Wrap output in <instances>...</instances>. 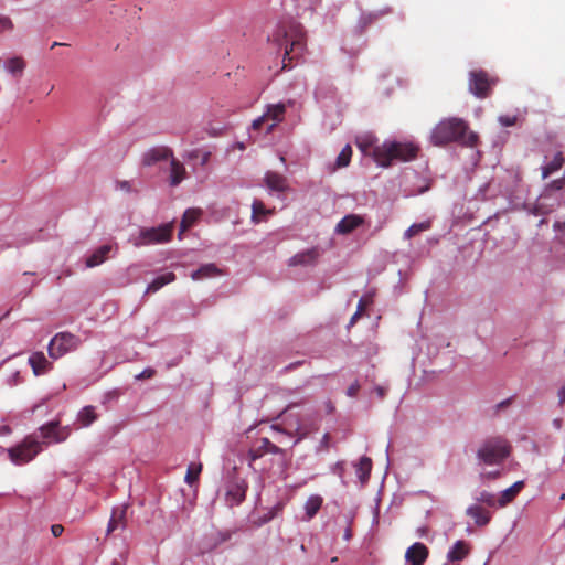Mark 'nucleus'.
I'll return each instance as SVG.
<instances>
[{"instance_id": "6", "label": "nucleus", "mask_w": 565, "mask_h": 565, "mask_svg": "<svg viewBox=\"0 0 565 565\" xmlns=\"http://www.w3.org/2000/svg\"><path fill=\"white\" fill-rule=\"evenodd\" d=\"M7 451L10 460L20 466L30 462L42 451V443L32 436H28L21 444L9 448Z\"/></svg>"}, {"instance_id": "28", "label": "nucleus", "mask_w": 565, "mask_h": 565, "mask_svg": "<svg viewBox=\"0 0 565 565\" xmlns=\"http://www.w3.org/2000/svg\"><path fill=\"white\" fill-rule=\"evenodd\" d=\"M175 280V275L172 271H167L162 275L157 276L146 289V294H153L160 290L166 285Z\"/></svg>"}, {"instance_id": "29", "label": "nucleus", "mask_w": 565, "mask_h": 565, "mask_svg": "<svg viewBox=\"0 0 565 565\" xmlns=\"http://www.w3.org/2000/svg\"><path fill=\"white\" fill-rule=\"evenodd\" d=\"M270 214H273V210L267 209L260 200L255 199L253 201L250 220L254 224L260 223L267 215Z\"/></svg>"}, {"instance_id": "2", "label": "nucleus", "mask_w": 565, "mask_h": 565, "mask_svg": "<svg viewBox=\"0 0 565 565\" xmlns=\"http://www.w3.org/2000/svg\"><path fill=\"white\" fill-rule=\"evenodd\" d=\"M430 141L435 146L459 142L462 146L473 147L478 141V135L469 131V126L463 119L450 117L435 126L430 134Z\"/></svg>"}, {"instance_id": "25", "label": "nucleus", "mask_w": 565, "mask_h": 565, "mask_svg": "<svg viewBox=\"0 0 565 565\" xmlns=\"http://www.w3.org/2000/svg\"><path fill=\"white\" fill-rule=\"evenodd\" d=\"M523 487L524 481L520 480L514 482L511 487L503 490L498 499V507L503 508L508 503H510L518 495V493L522 490Z\"/></svg>"}, {"instance_id": "22", "label": "nucleus", "mask_w": 565, "mask_h": 565, "mask_svg": "<svg viewBox=\"0 0 565 565\" xmlns=\"http://www.w3.org/2000/svg\"><path fill=\"white\" fill-rule=\"evenodd\" d=\"M466 514L473 519L477 526H486L491 520V513L479 504H471L467 508Z\"/></svg>"}, {"instance_id": "39", "label": "nucleus", "mask_w": 565, "mask_h": 565, "mask_svg": "<svg viewBox=\"0 0 565 565\" xmlns=\"http://www.w3.org/2000/svg\"><path fill=\"white\" fill-rule=\"evenodd\" d=\"M374 142H375V137L371 136V135H367L365 137H363L362 139L358 140V147L360 148V150L364 153H366L371 148H375L374 147Z\"/></svg>"}, {"instance_id": "51", "label": "nucleus", "mask_w": 565, "mask_h": 565, "mask_svg": "<svg viewBox=\"0 0 565 565\" xmlns=\"http://www.w3.org/2000/svg\"><path fill=\"white\" fill-rule=\"evenodd\" d=\"M210 158H211V152L210 151L202 152L201 159H200L201 166H205L210 161Z\"/></svg>"}, {"instance_id": "59", "label": "nucleus", "mask_w": 565, "mask_h": 565, "mask_svg": "<svg viewBox=\"0 0 565 565\" xmlns=\"http://www.w3.org/2000/svg\"><path fill=\"white\" fill-rule=\"evenodd\" d=\"M320 0H308L309 7L313 8L316 4L319 3Z\"/></svg>"}, {"instance_id": "8", "label": "nucleus", "mask_w": 565, "mask_h": 565, "mask_svg": "<svg viewBox=\"0 0 565 565\" xmlns=\"http://www.w3.org/2000/svg\"><path fill=\"white\" fill-rule=\"evenodd\" d=\"M285 113L286 105L284 103L268 105L267 110L262 116L253 120L252 129L258 130L263 125H267L266 132H270L284 120Z\"/></svg>"}, {"instance_id": "14", "label": "nucleus", "mask_w": 565, "mask_h": 565, "mask_svg": "<svg viewBox=\"0 0 565 565\" xmlns=\"http://www.w3.org/2000/svg\"><path fill=\"white\" fill-rule=\"evenodd\" d=\"M2 62V68L14 79L19 81L26 68V62L22 56H10Z\"/></svg>"}, {"instance_id": "18", "label": "nucleus", "mask_w": 565, "mask_h": 565, "mask_svg": "<svg viewBox=\"0 0 565 565\" xmlns=\"http://www.w3.org/2000/svg\"><path fill=\"white\" fill-rule=\"evenodd\" d=\"M565 163V158L561 151H556L550 159L548 156L544 157L541 170L542 179H546L555 172L559 171Z\"/></svg>"}, {"instance_id": "7", "label": "nucleus", "mask_w": 565, "mask_h": 565, "mask_svg": "<svg viewBox=\"0 0 565 565\" xmlns=\"http://www.w3.org/2000/svg\"><path fill=\"white\" fill-rule=\"evenodd\" d=\"M81 344V339L70 332H58L50 341L47 345L49 355L53 360H57L68 352L76 350Z\"/></svg>"}, {"instance_id": "49", "label": "nucleus", "mask_w": 565, "mask_h": 565, "mask_svg": "<svg viewBox=\"0 0 565 565\" xmlns=\"http://www.w3.org/2000/svg\"><path fill=\"white\" fill-rule=\"evenodd\" d=\"M359 387H360V386H359V384H358V383H354V384L350 385V386L348 387L347 394H348L349 396H355V395L358 394Z\"/></svg>"}, {"instance_id": "60", "label": "nucleus", "mask_w": 565, "mask_h": 565, "mask_svg": "<svg viewBox=\"0 0 565 565\" xmlns=\"http://www.w3.org/2000/svg\"><path fill=\"white\" fill-rule=\"evenodd\" d=\"M121 189L128 190L129 189V183L127 181H124L121 183Z\"/></svg>"}, {"instance_id": "9", "label": "nucleus", "mask_w": 565, "mask_h": 565, "mask_svg": "<svg viewBox=\"0 0 565 565\" xmlns=\"http://www.w3.org/2000/svg\"><path fill=\"white\" fill-rule=\"evenodd\" d=\"M247 481L236 475L231 476L225 484V501L230 507L239 505L246 498Z\"/></svg>"}, {"instance_id": "35", "label": "nucleus", "mask_w": 565, "mask_h": 565, "mask_svg": "<svg viewBox=\"0 0 565 565\" xmlns=\"http://www.w3.org/2000/svg\"><path fill=\"white\" fill-rule=\"evenodd\" d=\"M429 227L430 223L428 221L414 223L404 232V238L409 239L416 234L429 230Z\"/></svg>"}, {"instance_id": "24", "label": "nucleus", "mask_w": 565, "mask_h": 565, "mask_svg": "<svg viewBox=\"0 0 565 565\" xmlns=\"http://www.w3.org/2000/svg\"><path fill=\"white\" fill-rule=\"evenodd\" d=\"M469 554V547L468 544L462 541H456L454 545L449 548L447 553V561L448 562H460L463 558L467 557Z\"/></svg>"}, {"instance_id": "64", "label": "nucleus", "mask_w": 565, "mask_h": 565, "mask_svg": "<svg viewBox=\"0 0 565 565\" xmlns=\"http://www.w3.org/2000/svg\"><path fill=\"white\" fill-rule=\"evenodd\" d=\"M445 565H448L447 563Z\"/></svg>"}, {"instance_id": "31", "label": "nucleus", "mask_w": 565, "mask_h": 565, "mask_svg": "<svg viewBox=\"0 0 565 565\" xmlns=\"http://www.w3.org/2000/svg\"><path fill=\"white\" fill-rule=\"evenodd\" d=\"M352 157V149L350 145H347L341 152L338 154L335 162L333 164H329V172H334L337 169L345 168L349 166Z\"/></svg>"}, {"instance_id": "44", "label": "nucleus", "mask_w": 565, "mask_h": 565, "mask_svg": "<svg viewBox=\"0 0 565 565\" xmlns=\"http://www.w3.org/2000/svg\"><path fill=\"white\" fill-rule=\"evenodd\" d=\"M512 402V397L505 398L493 407V415H498L503 408L508 407Z\"/></svg>"}, {"instance_id": "40", "label": "nucleus", "mask_w": 565, "mask_h": 565, "mask_svg": "<svg viewBox=\"0 0 565 565\" xmlns=\"http://www.w3.org/2000/svg\"><path fill=\"white\" fill-rule=\"evenodd\" d=\"M71 435V428L70 426L60 427V424L57 425V435L55 439V444H60L65 441L68 436Z\"/></svg>"}, {"instance_id": "5", "label": "nucleus", "mask_w": 565, "mask_h": 565, "mask_svg": "<svg viewBox=\"0 0 565 565\" xmlns=\"http://www.w3.org/2000/svg\"><path fill=\"white\" fill-rule=\"evenodd\" d=\"M173 232V224L166 223L157 227H145L140 230L137 237L132 239L135 247L164 244L171 239Z\"/></svg>"}, {"instance_id": "19", "label": "nucleus", "mask_w": 565, "mask_h": 565, "mask_svg": "<svg viewBox=\"0 0 565 565\" xmlns=\"http://www.w3.org/2000/svg\"><path fill=\"white\" fill-rule=\"evenodd\" d=\"M127 507L119 505L113 508L110 519L107 524V534H110L117 530H125L127 526L126 519Z\"/></svg>"}, {"instance_id": "13", "label": "nucleus", "mask_w": 565, "mask_h": 565, "mask_svg": "<svg viewBox=\"0 0 565 565\" xmlns=\"http://www.w3.org/2000/svg\"><path fill=\"white\" fill-rule=\"evenodd\" d=\"M118 250V246L116 243L114 244H104L97 247L95 250L89 254L85 259V266L87 268H93L102 265L106 259L110 257V255H115Z\"/></svg>"}, {"instance_id": "57", "label": "nucleus", "mask_w": 565, "mask_h": 565, "mask_svg": "<svg viewBox=\"0 0 565 565\" xmlns=\"http://www.w3.org/2000/svg\"><path fill=\"white\" fill-rule=\"evenodd\" d=\"M196 477L192 476L191 471L189 470L186 476H185V481L188 483H192V481L195 479Z\"/></svg>"}, {"instance_id": "23", "label": "nucleus", "mask_w": 565, "mask_h": 565, "mask_svg": "<svg viewBox=\"0 0 565 565\" xmlns=\"http://www.w3.org/2000/svg\"><path fill=\"white\" fill-rule=\"evenodd\" d=\"M186 175V171L184 166L172 156L170 159V177H169V184L171 186L179 185Z\"/></svg>"}, {"instance_id": "50", "label": "nucleus", "mask_w": 565, "mask_h": 565, "mask_svg": "<svg viewBox=\"0 0 565 565\" xmlns=\"http://www.w3.org/2000/svg\"><path fill=\"white\" fill-rule=\"evenodd\" d=\"M558 405L563 406L565 403V385L558 390Z\"/></svg>"}, {"instance_id": "12", "label": "nucleus", "mask_w": 565, "mask_h": 565, "mask_svg": "<svg viewBox=\"0 0 565 565\" xmlns=\"http://www.w3.org/2000/svg\"><path fill=\"white\" fill-rule=\"evenodd\" d=\"M173 151L168 146H156L146 150L141 156V163L145 167H151L164 160H170Z\"/></svg>"}, {"instance_id": "17", "label": "nucleus", "mask_w": 565, "mask_h": 565, "mask_svg": "<svg viewBox=\"0 0 565 565\" xmlns=\"http://www.w3.org/2000/svg\"><path fill=\"white\" fill-rule=\"evenodd\" d=\"M428 548L424 543L416 542L405 553V559L411 565H423L428 557Z\"/></svg>"}, {"instance_id": "61", "label": "nucleus", "mask_w": 565, "mask_h": 565, "mask_svg": "<svg viewBox=\"0 0 565 565\" xmlns=\"http://www.w3.org/2000/svg\"><path fill=\"white\" fill-rule=\"evenodd\" d=\"M199 151L198 150H194L192 151L190 154H189V158H196Z\"/></svg>"}, {"instance_id": "4", "label": "nucleus", "mask_w": 565, "mask_h": 565, "mask_svg": "<svg viewBox=\"0 0 565 565\" xmlns=\"http://www.w3.org/2000/svg\"><path fill=\"white\" fill-rule=\"evenodd\" d=\"M510 445L503 437L487 438L477 451V458L486 465H500L510 455Z\"/></svg>"}, {"instance_id": "52", "label": "nucleus", "mask_w": 565, "mask_h": 565, "mask_svg": "<svg viewBox=\"0 0 565 565\" xmlns=\"http://www.w3.org/2000/svg\"><path fill=\"white\" fill-rule=\"evenodd\" d=\"M375 392L380 398H384L386 390L383 386H376Z\"/></svg>"}, {"instance_id": "48", "label": "nucleus", "mask_w": 565, "mask_h": 565, "mask_svg": "<svg viewBox=\"0 0 565 565\" xmlns=\"http://www.w3.org/2000/svg\"><path fill=\"white\" fill-rule=\"evenodd\" d=\"M263 456V451L259 449V447L257 449H254V450H250L249 452V458H250V461H255L256 459L260 458Z\"/></svg>"}, {"instance_id": "37", "label": "nucleus", "mask_w": 565, "mask_h": 565, "mask_svg": "<svg viewBox=\"0 0 565 565\" xmlns=\"http://www.w3.org/2000/svg\"><path fill=\"white\" fill-rule=\"evenodd\" d=\"M259 443V449L263 451V454L268 452L278 455L282 452V449L273 444L268 438H262Z\"/></svg>"}, {"instance_id": "33", "label": "nucleus", "mask_w": 565, "mask_h": 565, "mask_svg": "<svg viewBox=\"0 0 565 565\" xmlns=\"http://www.w3.org/2000/svg\"><path fill=\"white\" fill-rule=\"evenodd\" d=\"M220 270L214 264H205L199 269L194 270L191 274V277L193 280H202L204 278L216 276Z\"/></svg>"}, {"instance_id": "38", "label": "nucleus", "mask_w": 565, "mask_h": 565, "mask_svg": "<svg viewBox=\"0 0 565 565\" xmlns=\"http://www.w3.org/2000/svg\"><path fill=\"white\" fill-rule=\"evenodd\" d=\"M199 217V213L195 210H188L183 214L181 221V231L189 228Z\"/></svg>"}, {"instance_id": "32", "label": "nucleus", "mask_w": 565, "mask_h": 565, "mask_svg": "<svg viewBox=\"0 0 565 565\" xmlns=\"http://www.w3.org/2000/svg\"><path fill=\"white\" fill-rule=\"evenodd\" d=\"M323 499L318 494L310 495L305 502V513L307 520H311L320 510Z\"/></svg>"}, {"instance_id": "56", "label": "nucleus", "mask_w": 565, "mask_h": 565, "mask_svg": "<svg viewBox=\"0 0 565 565\" xmlns=\"http://www.w3.org/2000/svg\"><path fill=\"white\" fill-rule=\"evenodd\" d=\"M352 536V533H351V529L350 527H347L345 531H344V534H343V539L345 541H349Z\"/></svg>"}, {"instance_id": "11", "label": "nucleus", "mask_w": 565, "mask_h": 565, "mask_svg": "<svg viewBox=\"0 0 565 565\" xmlns=\"http://www.w3.org/2000/svg\"><path fill=\"white\" fill-rule=\"evenodd\" d=\"M554 192H562L565 194V174L562 178L553 180L545 185L543 193L540 195L533 207V213L535 215L548 214L552 211V209L547 207L546 201Z\"/></svg>"}, {"instance_id": "27", "label": "nucleus", "mask_w": 565, "mask_h": 565, "mask_svg": "<svg viewBox=\"0 0 565 565\" xmlns=\"http://www.w3.org/2000/svg\"><path fill=\"white\" fill-rule=\"evenodd\" d=\"M97 418L98 414L96 413V407L87 405L77 413L76 422L81 427H89Z\"/></svg>"}, {"instance_id": "21", "label": "nucleus", "mask_w": 565, "mask_h": 565, "mask_svg": "<svg viewBox=\"0 0 565 565\" xmlns=\"http://www.w3.org/2000/svg\"><path fill=\"white\" fill-rule=\"evenodd\" d=\"M363 223V218L356 214L345 215L337 224L334 232L337 234H349Z\"/></svg>"}, {"instance_id": "54", "label": "nucleus", "mask_w": 565, "mask_h": 565, "mask_svg": "<svg viewBox=\"0 0 565 565\" xmlns=\"http://www.w3.org/2000/svg\"><path fill=\"white\" fill-rule=\"evenodd\" d=\"M563 228H565V221L564 222H555L554 223V230L555 231H561Z\"/></svg>"}, {"instance_id": "45", "label": "nucleus", "mask_w": 565, "mask_h": 565, "mask_svg": "<svg viewBox=\"0 0 565 565\" xmlns=\"http://www.w3.org/2000/svg\"><path fill=\"white\" fill-rule=\"evenodd\" d=\"M329 441H330V436H329V434H328V433H326V434L322 436V438H321V440H320V443H319V446H318V448H317V451H320L321 449H324V450L329 449Z\"/></svg>"}, {"instance_id": "16", "label": "nucleus", "mask_w": 565, "mask_h": 565, "mask_svg": "<svg viewBox=\"0 0 565 565\" xmlns=\"http://www.w3.org/2000/svg\"><path fill=\"white\" fill-rule=\"evenodd\" d=\"M264 183L268 192L284 193L288 190V181L286 177L274 171H267L264 175Z\"/></svg>"}, {"instance_id": "46", "label": "nucleus", "mask_w": 565, "mask_h": 565, "mask_svg": "<svg viewBox=\"0 0 565 565\" xmlns=\"http://www.w3.org/2000/svg\"><path fill=\"white\" fill-rule=\"evenodd\" d=\"M51 532H52L53 536L58 537L63 534L64 527L61 524H53L51 526Z\"/></svg>"}, {"instance_id": "15", "label": "nucleus", "mask_w": 565, "mask_h": 565, "mask_svg": "<svg viewBox=\"0 0 565 565\" xmlns=\"http://www.w3.org/2000/svg\"><path fill=\"white\" fill-rule=\"evenodd\" d=\"M28 363L35 376L44 375L53 367V363L47 360L43 352L40 351L31 353L28 359Z\"/></svg>"}, {"instance_id": "42", "label": "nucleus", "mask_w": 565, "mask_h": 565, "mask_svg": "<svg viewBox=\"0 0 565 565\" xmlns=\"http://www.w3.org/2000/svg\"><path fill=\"white\" fill-rule=\"evenodd\" d=\"M154 374H156V370L154 369L146 367L140 373L135 375V380L136 381H141V380H146V379H151V377L154 376Z\"/></svg>"}, {"instance_id": "58", "label": "nucleus", "mask_w": 565, "mask_h": 565, "mask_svg": "<svg viewBox=\"0 0 565 565\" xmlns=\"http://www.w3.org/2000/svg\"><path fill=\"white\" fill-rule=\"evenodd\" d=\"M359 317H360V313H359V312H355V313L351 317V319H350V324H353V323L356 321V319H358Z\"/></svg>"}, {"instance_id": "41", "label": "nucleus", "mask_w": 565, "mask_h": 565, "mask_svg": "<svg viewBox=\"0 0 565 565\" xmlns=\"http://www.w3.org/2000/svg\"><path fill=\"white\" fill-rule=\"evenodd\" d=\"M13 26V22L9 17L0 15V33L6 31H12Z\"/></svg>"}, {"instance_id": "55", "label": "nucleus", "mask_w": 565, "mask_h": 565, "mask_svg": "<svg viewBox=\"0 0 565 565\" xmlns=\"http://www.w3.org/2000/svg\"><path fill=\"white\" fill-rule=\"evenodd\" d=\"M10 433H11V428L9 426H1L0 427V434L9 435Z\"/></svg>"}, {"instance_id": "3", "label": "nucleus", "mask_w": 565, "mask_h": 565, "mask_svg": "<svg viewBox=\"0 0 565 565\" xmlns=\"http://www.w3.org/2000/svg\"><path fill=\"white\" fill-rule=\"evenodd\" d=\"M417 150L413 142L385 140L381 146H375L372 156L379 167L388 168L394 160H413L416 158Z\"/></svg>"}, {"instance_id": "47", "label": "nucleus", "mask_w": 565, "mask_h": 565, "mask_svg": "<svg viewBox=\"0 0 565 565\" xmlns=\"http://www.w3.org/2000/svg\"><path fill=\"white\" fill-rule=\"evenodd\" d=\"M367 301H370V299H367L366 296L362 297L359 300L358 308H356L355 312H359L361 315V312L363 311V309H364L365 305L367 303Z\"/></svg>"}, {"instance_id": "36", "label": "nucleus", "mask_w": 565, "mask_h": 565, "mask_svg": "<svg viewBox=\"0 0 565 565\" xmlns=\"http://www.w3.org/2000/svg\"><path fill=\"white\" fill-rule=\"evenodd\" d=\"M476 501L482 504H486L491 508L498 507V499L495 495L488 491H481L477 497Z\"/></svg>"}, {"instance_id": "43", "label": "nucleus", "mask_w": 565, "mask_h": 565, "mask_svg": "<svg viewBox=\"0 0 565 565\" xmlns=\"http://www.w3.org/2000/svg\"><path fill=\"white\" fill-rule=\"evenodd\" d=\"M515 121H516L515 116L502 115L499 117V122L503 127H511L515 124Z\"/></svg>"}, {"instance_id": "30", "label": "nucleus", "mask_w": 565, "mask_h": 565, "mask_svg": "<svg viewBox=\"0 0 565 565\" xmlns=\"http://www.w3.org/2000/svg\"><path fill=\"white\" fill-rule=\"evenodd\" d=\"M57 420L49 422L40 427L41 437L43 438V444L50 445L55 444L56 435H57Z\"/></svg>"}, {"instance_id": "10", "label": "nucleus", "mask_w": 565, "mask_h": 565, "mask_svg": "<svg viewBox=\"0 0 565 565\" xmlns=\"http://www.w3.org/2000/svg\"><path fill=\"white\" fill-rule=\"evenodd\" d=\"M495 81L490 78L484 71H471L469 73V92L478 98H486Z\"/></svg>"}, {"instance_id": "20", "label": "nucleus", "mask_w": 565, "mask_h": 565, "mask_svg": "<svg viewBox=\"0 0 565 565\" xmlns=\"http://www.w3.org/2000/svg\"><path fill=\"white\" fill-rule=\"evenodd\" d=\"M319 257V250L317 247L308 248L306 250L299 252L289 258V266H307L316 263Z\"/></svg>"}, {"instance_id": "63", "label": "nucleus", "mask_w": 565, "mask_h": 565, "mask_svg": "<svg viewBox=\"0 0 565 565\" xmlns=\"http://www.w3.org/2000/svg\"><path fill=\"white\" fill-rule=\"evenodd\" d=\"M57 45H60V43H58V42H54V43L52 44V49L57 47Z\"/></svg>"}, {"instance_id": "1", "label": "nucleus", "mask_w": 565, "mask_h": 565, "mask_svg": "<svg viewBox=\"0 0 565 565\" xmlns=\"http://www.w3.org/2000/svg\"><path fill=\"white\" fill-rule=\"evenodd\" d=\"M268 40L277 46L278 52H282V70L288 68L291 61L298 60L306 49L303 29L296 21L279 24Z\"/></svg>"}, {"instance_id": "62", "label": "nucleus", "mask_w": 565, "mask_h": 565, "mask_svg": "<svg viewBox=\"0 0 565 565\" xmlns=\"http://www.w3.org/2000/svg\"><path fill=\"white\" fill-rule=\"evenodd\" d=\"M110 565H122L119 559H113Z\"/></svg>"}, {"instance_id": "53", "label": "nucleus", "mask_w": 565, "mask_h": 565, "mask_svg": "<svg viewBox=\"0 0 565 565\" xmlns=\"http://www.w3.org/2000/svg\"><path fill=\"white\" fill-rule=\"evenodd\" d=\"M552 425L555 429L559 430L563 425V420L561 418H554Z\"/></svg>"}, {"instance_id": "34", "label": "nucleus", "mask_w": 565, "mask_h": 565, "mask_svg": "<svg viewBox=\"0 0 565 565\" xmlns=\"http://www.w3.org/2000/svg\"><path fill=\"white\" fill-rule=\"evenodd\" d=\"M498 190L493 188L492 182H487L478 189L477 198L480 200H489L495 198Z\"/></svg>"}, {"instance_id": "26", "label": "nucleus", "mask_w": 565, "mask_h": 565, "mask_svg": "<svg viewBox=\"0 0 565 565\" xmlns=\"http://www.w3.org/2000/svg\"><path fill=\"white\" fill-rule=\"evenodd\" d=\"M353 466H354L355 475H356L358 479L362 483H365L369 480L370 473H371V470H372V460H371V458H369L366 456H363Z\"/></svg>"}]
</instances>
